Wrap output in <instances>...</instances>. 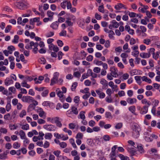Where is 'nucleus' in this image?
<instances>
[{
    "instance_id": "1",
    "label": "nucleus",
    "mask_w": 160,
    "mask_h": 160,
    "mask_svg": "<svg viewBox=\"0 0 160 160\" xmlns=\"http://www.w3.org/2000/svg\"><path fill=\"white\" fill-rule=\"evenodd\" d=\"M17 80V77L15 75L12 74L8 77L5 80L4 83L5 85L8 86L12 84L14 82L13 80Z\"/></svg>"
},
{
    "instance_id": "2",
    "label": "nucleus",
    "mask_w": 160,
    "mask_h": 160,
    "mask_svg": "<svg viewBox=\"0 0 160 160\" xmlns=\"http://www.w3.org/2000/svg\"><path fill=\"white\" fill-rule=\"evenodd\" d=\"M15 5L19 9H23L27 8L28 3L26 0H24L16 2L15 3Z\"/></svg>"
},
{
    "instance_id": "3",
    "label": "nucleus",
    "mask_w": 160,
    "mask_h": 160,
    "mask_svg": "<svg viewBox=\"0 0 160 160\" xmlns=\"http://www.w3.org/2000/svg\"><path fill=\"white\" fill-rule=\"evenodd\" d=\"M43 128L48 131H55L57 129L56 127L52 124H45L43 126Z\"/></svg>"
},
{
    "instance_id": "4",
    "label": "nucleus",
    "mask_w": 160,
    "mask_h": 160,
    "mask_svg": "<svg viewBox=\"0 0 160 160\" xmlns=\"http://www.w3.org/2000/svg\"><path fill=\"white\" fill-rule=\"evenodd\" d=\"M56 92L57 95L59 97L60 100L62 102H63L65 99V97L63 95V93L60 90L59 88H57Z\"/></svg>"
},
{
    "instance_id": "5",
    "label": "nucleus",
    "mask_w": 160,
    "mask_h": 160,
    "mask_svg": "<svg viewBox=\"0 0 160 160\" xmlns=\"http://www.w3.org/2000/svg\"><path fill=\"white\" fill-rule=\"evenodd\" d=\"M144 137L145 140L148 142H151L153 140L152 138H151V135H150V132L148 131L144 132Z\"/></svg>"
},
{
    "instance_id": "6",
    "label": "nucleus",
    "mask_w": 160,
    "mask_h": 160,
    "mask_svg": "<svg viewBox=\"0 0 160 160\" xmlns=\"http://www.w3.org/2000/svg\"><path fill=\"white\" fill-rule=\"evenodd\" d=\"M58 76L59 73L58 72H56L54 73L53 77L51 80V85H53L56 83H57Z\"/></svg>"
},
{
    "instance_id": "7",
    "label": "nucleus",
    "mask_w": 160,
    "mask_h": 160,
    "mask_svg": "<svg viewBox=\"0 0 160 160\" xmlns=\"http://www.w3.org/2000/svg\"><path fill=\"white\" fill-rule=\"evenodd\" d=\"M110 71H111L112 74L113 75L112 77L116 78L118 76V70L117 68L114 67H112L110 68Z\"/></svg>"
},
{
    "instance_id": "8",
    "label": "nucleus",
    "mask_w": 160,
    "mask_h": 160,
    "mask_svg": "<svg viewBox=\"0 0 160 160\" xmlns=\"http://www.w3.org/2000/svg\"><path fill=\"white\" fill-rule=\"evenodd\" d=\"M32 100V97L28 96H23L22 98V102L29 103H31Z\"/></svg>"
},
{
    "instance_id": "9",
    "label": "nucleus",
    "mask_w": 160,
    "mask_h": 160,
    "mask_svg": "<svg viewBox=\"0 0 160 160\" xmlns=\"http://www.w3.org/2000/svg\"><path fill=\"white\" fill-rule=\"evenodd\" d=\"M37 112L38 113L40 117L43 118V117H45L46 113L42 108H38V109L37 110Z\"/></svg>"
},
{
    "instance_id": "10",
    "label": "nucleus",
    "mask_w": 160,
    "mask_h": 160,
    "mask_svg": "<svg viewBox=\"0 0 160 160\" xmlns=\"http://www.w3.org/2000/svg\"><path fill=\"white\" fill-rule=\"evenodd\" d=\"M73 61H72V63L73 64L76 65H78L80 64L79 61L78 60H80V57L79 56H76V54L73 56Z\"/></svg>"
},
{
    "instance_id": "11",
    "label": "nucleus",
    "mask_w": 160,
    "mask_h": 160,
    "mask_svg": "<svg viewBox=\"0 0 160 160\" xmlns=\"http://www.w3.org/2000/svg\"><path fill=\"white\" fill-rule=\"evenodd\" d=\"M8 152H6L0 154V160H5L8 158L7 156Z\"/></svg>"
},
{
    "instance_id": "12",
    "label": "nucleus",
    "mask_w": 160,
    "mask_h": 160,
    "mask_svg": "<svg viewBox=\"0 0 160 160\" xmlns=\"http://www.w3.org/2000/svg\"><path fill=\"white\" fill-rule=\"evenodd\" d=\"M148 107L146 105L144 106L142 108L140 112V113L141 114H144L146 113L148 111Z\"/></svg>"
},
{
    "instance_id": "13",
    "label": "nucleus",
    "mask_w": 160,
    "mask_h": 160,
    "mask_svg": "<svg viewBox=\"0 0 160 160\" xmlns=\"http://www.w3.org/2000/svg\"><path fill=\"white\" fill-rule=\"evenodd\" d=\"M137 101V99L134 98H128L127 99V102L130 104H133L134 103L136 102Z\"/></svg>"
},
{
    "instance_id": "14",
    "label": "nucleus",
    "mask_w": 160,
    "mask_h": 160,
    "mask_svg": "<svg viewBox=\"0 0 160 160\" xmlns=\"http://www.w3.org/2000/svg\"><path fill=\"white\" fill-rule=\"evenodd\" d=\"M35 44V43L33 42H30L29 44H27L26 45L25 48L27 49H32V47L34 46Z\"/></svg>"
},
{
    "instance_id": "15",
    "label": "nucleus",
    "mask_w": 160,
    "mask_h": 160,
    "mask_svg": "<svg viewBox=\"0 0 160 160\" xmlns=\"http://www.w3.org/2000/svg\"><path fill=\"white\" fill-rule=\"evenodd\" d=\"M59 23L58 22L56 21L52 23L50 25V27L53 29H57L58 27Z\"/></svg>"
},
{
    "instance_id": "16",
    "label": "nucleus",
    "mask_w": 160,
    "mask_h": 160,
    "mask_svg": "<svg viewBox=\"0 0 160 160\" xmlns=\"http://www.w3.org/2000/svg\"><path fill=\"white\" fill-rule=\"evenodd\" d=\"M95 91L98 95H99V98H103L105 97V95L104 92H101L98 90H96Z\"/></svg>"
},
{
    "instance_id": "17",
    "label": "nucleus",
    "mask_w": 160,
    "mask_h": 160,
    "mask_svg": "<svg viewBox=\"0 0 160 160\" xmlns=\"http://www.w3.org/2000/svg\"><path fill=\"white\" fill-rule=\"evenodd\" d=\"M140 56L142 58H148L150 57V54L148 53L143 52L141 53Z\"/></svg>"
},
{
    "instance_id": "18",
    "label": "nucleus",
    "mask_w": 160,
    "mask_h": 160,
    "mask_svg": "<svg viewBox=\"0 0 160 160\" xmlns=\"http://www.w3.org/2000/svg\"><path fill=\"white\" fill-rule=\"evenodd\" d=\"M129 111L131 112L132 114L134 115H136L135 112L136 111V107L134 106H130L128 108Z\"/></svg>"
},
{
    "instance_id": "19",
    "label": "nucleus",
    "mask_w": 160,
    "mask_h": 160,
    "mask_svg": "<svg viewBox=\"0 0 160 160\" xmlns=\"http://www.w3.org/2000/svg\"><path fill=\"white\" fill-rule=\"evenodd\" d=\"M22 86L23 87H25L27 88H29L30 86V85L27 83V82L25 80H22V81L21 83Z\"/></svg>"
},
{
    "instance_id": "20",
    "label": "nucleus",
    "mask_w": 160,
    "mask_h": 160,
    "mask_svg": "<svg viewBox=\"0 0 160 160\" xmlns=\"http://www.w3.org/2000/svg\"><path fill=\"white\" fill-rule=\"evenodd\" d=\"M40 21V18L36 17L33 18V19H31L30 21V23L31 25H33V23L39 22Z\"/></svg>"
},
{
    "instance_id": "21",
    "label": "nucleus",
    "mask_w": 160,
    "mask_h": 160,
    "mask_svg": "<svg viewBox=\"0 0 160 160\" xmlns=\"http://www.w3.org/2000/svg\"><path fill=\"white\" fill-rule=\"evenodd\" d=\"M19 135L22 139H23L26 137L25 132L22 130H20L19 131Z\"/></svg>"
},
{
    "instance_id": "22",
    "label": "nucleus",
    "mask_w": 160,
    "mask_h": 160,
    "mask_svg": "<svg viewBox=\"0 0 160 160\" xmlns=\"http://www.w3.org/2000/svg\"><path fill=\"white\" fill-rule=\"evenodd\" d=\"M38 42H35V45L33 46V48L32 49V52H33L34 53H36L38 52Z\"/></svg>"
},
{
    "instance_id": "23",
    "label": "nucleus",
    "mask_w": 160,
    "mask_h": 160,
    "mask_svg": "<svg viewBox=\"0 0 160 160\" xmlns=\"http://www.w3.org/2000/svg\"><path fill=\"white\" fill-rule=\"evenodd\" d=\"M52 137V135L51 133H47L45 135L44 138L50 140Z\"/></svg>"
},
{
    "instance_id": "24",
    "label": "nucleus",
    "mask_w": 160,
    "mask_h": 160,
    "mask_svg": "<svg viewBox=\"0 0 160 160\" xmlns=\"http://www.w3.org/2000/svg\"><path fill=\"white\" fill-rule=\"evenodd\" d=\"M35 106L32 103L30 104L28 106V112H29L34 109Z\"/></svg>"
},
{
    "instance_id": "25",
    "label": "nucleus",
    "mask_w": 160,
    "mask_h": 160,
    "mask_svg": "<svg viewBox=\"0 0 160 160\" xmlns=\"http://www.w3.org/2000/svg\"><path fill=\"white\" fill-rule=\"evenodd\" d=\"M137 148L138 149V151L141 153H142L145 152V150L144 149L143 147L142 146H139L138 145L137 146Z\"/></svg>"
},
{
    "instance_id": "26",
    "label": "nucleus",
    "mask_w": 160,
    "mask_h": 160,
    "mask_svg": "<svg viewBox=\"0 0 160 160\" xmlns=\"http://www.w3.org/2000/svg\"><path fill=\"white\" fill-rule=\"evenodd\" d=\"M20 143L18 142H14L12 145L13 148L15 149L19 148L20 147Z\"/></svg>"
},
{
    "instance_id": "27",
    "label": "nucleus",
    "mask_w": 160,
    "mask_h": 160,
    "mask_svg": "<svg viewBox=\"0 0 160 160\" xmlns=\"http://www.w3.org/2000/svg\"><path fill=\"white\" fill-rule=\"evenodd\" d=\"M54 14V13L50 10H48L47 11V16L52 20L53 18V16Z\"/></svg>"
},
{
    "instance_id": "28",
    "label": "nucleus",
    "mask_w": 160,
    "mask_h": 160,
    "mask_svg": "<svg viewBox=\"0 0 160 160\" xmlns=\"http://www.w3.org/2000/svg\"><path fill=\"white\" fill-rule=\"evenodd\" d=\"M71 112H72V113L75 115H77L78 113V111L77 110V109L74 106H72L71 108Z\"/></svg>"
},
{
    "instance_id": "29",
    "label": "nucleus",
    "mask_w": 160,
    "mask_h": 160,
    "mask_svg": "<svg viewBox=\"0 0 160 160\" xmlns=\"http://www.w3.org/2000/svg\"><path fill=\"white\" fill-rule=\"evenodd\" d=\"M8 64V60L7 59H5L4 61L0 62V66H2L3 65L7 66Z\"/></svg>"
},
{
    "instance_id": "30",
    "label": "nucleus",
    "mask_w": 160,
    "mask_h": 160,
    "mask_svg": "<svg viewBox=\"0 0 160 160\" xmlns=\"http://www.w3.org/2000/svg\"><path fill=\"white\" fill-rule=\"evenodd\" d=\"M53 154L56 157V158H57L60 155L61 153V152L59 150H57L54 151L53 152Z\"/></svg>"
},
{
    "instance_id": "31",
    "label": "nucleus",
    "mask_w": 160,
    "mask_h": 160,
    "mask_svg": "<svg viewBox=\"0 0 160 160\" xmlns=\"http://www.w3.org/2000/svg\"><path fill=\"white\" fill-rule=\"evenodd\" d=\"M118 157L121 160H129V158L127 156H125L122 154L118 155Z\"/></svg>"
},
{
    "instance_id": "32",
    "label": "nucleus",
    "mask_w": 160,
    "mask_h": 160,
    "mask_svg": "<svg viewBox=\"0 0 160 160\" xmlns=\"http://www.w3.org/2000/svg\"><path fill=\"white\" fill-rule=\"evenodd\" d=\"M68 2L67 0H63V1L61 4V7L63 9H65L66 5H67V2Z\"/></svg>"
},
{
    "instance_id": "33",
    "label": "nucleus",
    "mask_w": 160,
    "mask_h": 160,
    "mask_svg": "<svg viewBox=\"0 0 160 160\" xmlns=\"http://www.w3.org/2000/svg\"><path fill=\"white\" fill-rule=\"evenodd\" d=\"M105 118L108 119H112V115L111 113L109 112H106L105 113Z\"/></svg>"
},
{
    "instance_id": "34",
    "label": "nucleus",
    "mask_w": 160,
    "mask_h": 160,
    "mask_svg": "<svg viewBox=\"0 0 160 160\" xmlns=\"http://www.w3.org/2000/svg\"><path fill=\"white\" fill-rule=\"evenodd\" d=\"M24 141H23V144L24 146L26 147L28 144L30 142L29 140L27 138V137L23 139Z\"/></svg>"
},
{
    "instance_id": "35",
    "label": "nucleus",
    "mask_w": 160,
    "mask_h": 160,
    "mask_svg": "<svg viewBox=\"0 0 160 160\" xmlns=\"http://www.w3.org/2000/svg\"><path fill=\"white\" fill-rule=\"evenodd\" d=\"M132 135V136L135 138H138L139 136V132L133 131Z\"/></svg>"
},
{
    "instance_id": "36",
    "label": "nucleus",
    "mask_w": 160,
    "mask_h": 160,
    "mask_svg": "<svg viewBox=\"0 0 160 160\" xmlns=\"http://www.w3.org/2000/svg\"><path fill=\"white\" fill-rule=\"evenodd\" d=\"M135 79L137 82V83L139 84H140L141 83V77L140 76H137L135 77Z\"/></svg>"
},
{
    "instance_id": "37",
    "label": "nucleus",
    "mask_w": 160,
    "mask_h": 160,
    "mask_svg": "<svg viewBox=\"0 0 160 160\" xmlns=\"http://www.w3.org/2000/svg\"><path fill=\"white\" fill-rule=\"evenodd\" d=\"M19 39V36L17 35H15L14 37V38L12 41V42L15 44L17 43L18 42Z\"/></svg>"
},
{
    "instance_id": "38",
    "label": "nucleus",
    "mask_w": 160,
    "mask_h": 160,
    "mask_svg": "<svg viewBox=\"0 0 160 160\" xmlns=\"http://www.w3.org/2000/svg\"><path fill=\"white\" fill-rule=\"evenodd\" d=\"M111 23L112 24L113 26L115 28H117L119 26V23L117 22L115 20H113L112 21Z\"/></svg>"
},
{
    "instance_id": "39",
    "label": "nucleus",
    "mask_w": 160,
    "mask_h": 160,
    "mask_svg": "<svg viewBox=\"0 0 160 160\" xmlns=\"http://www.w3.org/2000/svg\"><path fill=\"white\" fill-rule=\"evenodd\" d=\"M44 135V134L42 132H39V135L37 137H38L39 140H42L43 139V137Z\"/></svg>"
},
{
    "instance_id": "40",
    "label": "nucleus",
    "mask_w": 160,
    "mask_h": 160,
    "mask_svg": "<svg viewBox=\"0 0 160 160\" xmlns=\"http://www.w3.org/2000/svg\"><path fill=\"white\" fill-rule=\"evenodd\" d=\"M157 106V105L156 104H154V106L152 107L151 110V112L154 116H155L156 114V107Z\"/></svg>"
},
{
    "instance_id": "41",
    "label": "nucleus",
    "mask_w": 160,
    "mask_h": 160,
    "mask_svg": "<svg viewBox=\"0 0 160 160\" xmlns=\"http://www.w3.org/2000/svg\"><path fill=\"white\" fill-rule=\"evenodd\" d=\"M77 140L76 141L78 145H80V133H78L76 137Z\"/></svg>"
},
{
    "instance_id": "42",
    "label": "nucleus",
    "mask_w": 160,
    "mask_h": 160,
    "mask_svg": "<svg viewBox=\"0 0 160 160\" xmlns=\"http://www.w3.org/2000/svg\"><path fill=\"white\" fill-rule=\"evenodd\" d=\"M49 90L47 89H44L42 93V97H46L48 94Z\"/></svg>"
},
{
    "instance_id": "43",
    "label": "nucleus",
    "mask_w": 160,
    "mask_h": 160,
    "mask_svg": "<svg viewBox=\"0 0 160 160\" xmlns=\"http://www.w3.org/2000/svg\"><path fill=\"white\" fill-rule=\"evenodd\" d=\"M2 10L8 12H11L12 11L11 9L8 6H5L2 8Z\"/></svg>"
},
{
    "instance_id": "44",
    "label": "nucleus",
    "mask_w": 160,
    "mask_h": 160,
    "mask_svg": "<svg viewBox=\"0 0 160 160\" xmlns=\"http://www.w3.org/2000/svg\"><path fill=\"white\" fill-rule=\"evenodd\" d=\"M54 35V32L52 31H50L46 33L45 35L46 37L49 38L52 36Z\"/></svg>"
},
{
    "instance_id": "45",
    "label": "nucleus",
    "mask_w": 160,
    "mask_h": 160,
    "mask_svg": "<svg viewBox=\"0 0 160 160\" xmlns=\"http://www.w3.org/2000/svg\"><path fill=\"white\" fill-rule=\"evenodd\" d=\"M11 108V104L10 102H8L6 106V109L7 112H9Z\"/></svg>"
},
{
    "instance_id": "46",
    "label": "nucleus",
    "mask_w": 160,
    "mask_h": 160,
    "mask_svg": "<svg viewBox=\"0 0 160 160\" xmlns=\"http://www.w3.org/2000/svg\"><path fill=\"white\" fill-rule=\"evenodd\" d=\"M31 15V11L29 10L28 11V13L22 14V17H29Z\"/></svg>"
},
{
    "instance_id": "47",
    "label": "nucleus",
    "mask_w": 160,
    "mask_h": 160,
    "mask_svg": "<svg viewBox=\"0 0 160 160\" xmlns=\"http://www.w3.org/2000/svg\"><path fill=\"white\" fill-rule=\"evenodd\" d=\"M27 112L25 110H23L20 112L19 114V116L21 118H23L26 115Z\"/></svg>"
},
{
    "instance_id": "48",
    "label": "nucleus",
    "mask_w": 160,
    "mask_h": 160,
    "mask_svg": "<svg viewBox=\"0 0 160 160\" xmlns=\"http://www.w3.org/2000/svg\"><path fill=\"white\" fill-rule=\"evenodd\" d=\"M33 78L31 77L28 76H25L24 80H25V81L27 82L28 81H31L32 80Z\"/></svg>"
},
{
    "instance_id": "49",
    "label": "nucleus",
    "mask_w": 160,
    "mask_h": 160,
    "mask_svg": "<svg viewBox=\"0 0 160 160\" xmlns=\"http://www.w3.org/2000/svg\"><path fill=\"white\" fill-rule=\"evenodd\" d=\"M100 83L103 85L105 86H108V82L105 79H101L100 81Z\"/></svg>"
},
{
    "instance_id": "50",
    "label": "nucleus",
    "mask_w": 160,
    "mask_h": 160,
    "mask_svg": "<svg viewBox=\"0 0 160 160\" xmlns=\"http://www.w3.org/2000/svg\"><path fill=\"white\" fill-rule=\"evenodd\" d=\"M70 143L72 144V146L74 148L76 147V144H75L74 140L73 138H71L69 140Z\"/></svg>"
},
{
    "instance_id": "51",
    "label": "nucleus",
    "mask_w": 160,
    "mask_h": 160,
    "mask_svg": "<svg viewBox=\"0 0 160 160\" xmlns=\"http://www.w3.org/2000/svg\"><path fill=\"white\" fill-rule=\"evenodd\" d=\"M59 146L61 148H64L67 147V144L65 142H62L60 143Z\"/></svg>"
},
{
    "instance_id": "52",
    "label": "nucleus",
    "mask_w": 160,
    "mask_h": 160,
    "mask_svg": "<svg viewBox=\"0 0 160 160\" xmlns=\"http://www.w3.org/2000/svg\"><path fill=\"white\" fill-rule=\"evenodd\" d=\"M103 139L105 141H108L110 140L111 138L108 135H104L103 137Z\"/></svg>"
},
{
    "instance_id": "53",
    "label": "nucleus",
    "mask_w": 160,
    "mask_h": 160,
    "mask_svg": "<svg viewBox=\"0 0 160 160\" xmlns=\"http://www.w3.org/2000/svg\"><path fill=\"white\" fill-rule=\"evenodd\" d=\"M96 111L98 112H99L101 113H103L104 111V109L102 108H97L96 109Z\"/></svg>"
},
{
    "instance_id": "54",
    "label": "nucleus",
    "mask_w": 160,
    "mask_h": 160,
    "mask_svg": "<svg viewBox=\"0 0 160 160\" xmlns=\"http://www.w3.org/2000/svg\"><path fill=\"white\" fill-rule=\"evenodd\" d=\"M98 10L100 12L102 13L104 12V8L103 5H101L99 6L98 8Z\"/></svg>"
},
{
    "instance_id": "55",
    "label": "nucleus",
    "mask_w": 160,
    "mask_h": 160,
    "mask_svg": "<svg viewBox=\"0 0 160 160\" xmlns=\"http://www.w3.org/2000/svg\"><path fill=\"white\" fill-rule=\"evenodd\" d=\"M78 83L76 82H74L73 83L71 87V89L72 91H74L77 86Z\"/></svg>"
},
{
    "instance_id": "56",
    "label": "nucleus",
    "mask_w": 160,
    "mask_h": 160,
    "mask_svg": "<svg viewBox=\"0 0 160 160\" xmlns=\"http://www.w3.org/2000/svg\"><path fill=\"white\" fill-rule=\"evenodd\" d=\"M39 62L42 64H44L46 62V60L44 58L42 57L39 60Z\"/></svg>"
},
{
    "instance_id": "57",
    "label": "nucleus",
    "mask_w": 160,
    "mask_h": 160,
    "mask_svg": "<svg viewBox=\"0 0 160 160\" xmlns=\"http://www.w3.org/2000/svg\"><path fill=\"white\" fill-rule=\"evenodd\" d=\"M76 126V125L72 123H70L69 124V128L70 129H73Z\"/></svg>"
},
{
    "instance_id": "58",
    "label": "nucleus",
    "mask_w": 160,
    "mask_h": 160,
    "mask_svg": "<svg viewBox=\"0 0 160 160\" xmlns=\"http://www.w3.org/2000/svg\"><path fill=\"white\" fill-rule=\"evenodd\" d=\"M151 42L150 39L146 38L143 40V42L147 45H149Z\"/></svg>"
},
{
    "instance_id": "59",
    "label": "nucleus",
    "mask_w": 160,
    "mask_h": 160,
    "mask_svg": "<svg viewBox=\"0 0 160 160\" xmlns=\"http://www.w3.org/2000/svg\"><path fill=\"white\" fill-rule=\"evenodd\" d=\"M73 76L75 77L79 78L80 76V72L79 71L74 72Z\"/></svg>"
},
{
    "instance_id": "60",
    "label": "nucleus",
    "mask_w": 160,
    "mask_h": 160,
    "mask_svg": "<svg viewBox=\"0 0 160 160\" xmlns=\"http://www.w3.org/2000/svg\"><path fill=\"white\" fill-rule=\"evenodd\" d=\"M51 102L49 101H44L42 103V105L44 106H50Z\"/></svg>"
},
{
    "instance_id": "61",
    "label": "nucleus",
    "mask_w": 160,
    "mask_h": 160,
    "mask_svg": "<svg viewBox=\"0 0 160 160\" xmlns=\"http://www.w3.org/2000/svg\"><path fill=\"white\" fill-rule=\"evenodd\" d=\"M67 32L66 31L63 30L59 33V35L60 36H64L66 35Z\"/></svg>"
},
{
    "instance_id": "62",
    "label": "nucleus",
    "mask_w": 160,
    "mask_h": 160,
    "mask_svg": "<svg viewBox=\"0 0 160 160\" xmlns=\"http://www.w3.org/2000/svg\"><path fill=\"white\" fill-rule=\"evenodd\" d=\"M12 103L13 106H16L18 103V100L17 99L14 98L12 100Z\"/></svg>"
},
{
    "instance_id": "63",
    "label": "nucleus",
    "mask_w": 160,
    "mask_h": 160,
    "mask_svg": "<svg viewBox=\"0 0 160 160\" xmlns=\"http://www.w3.org/2000/svg\"><path fill=\"white\" fill-rule=\"evenodd\" d=\"M73 101L75 103H78L80 101L79 97L78 96L75 97L74 98Z\"/></svg>"
},
{
    "instance_id": "64",
    "label": "nucleus",
    "mask_w": 160,
    "mask_h": 160,
    "mask_svg": "<svg viewBox=\"0 0 160 160\" xmlns=\"http://www.w3.org/2000/svg\"><path fill=\"white\" fill-rule=\"evenodd\" d=\"M66 157L63 155H60L57 158H56V160H65L66 158Z\"/></svg>"
}]
</instances>
